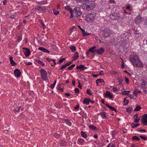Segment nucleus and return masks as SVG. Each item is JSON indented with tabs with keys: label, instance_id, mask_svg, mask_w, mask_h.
Listing matches in <instances>:
<instances>
[{
	"label": "nucleus",
	"instance_id": "1",
	"mask_svg": "<svg viewBox=\"0 0 147 147\" xmlns=\"http://www.w3.org/2000/svg\"><path fill=\"white\" fill-rule=\"evenodd\" d=\"M129 58L134 66L139 67H142L143 66L142 63L137 55L133 54L130 55Z\"/></svg>",
	"mask_w": 147,
	"mask_h": 147
},
{
	"label": "nucleus",
	"instance_id": "2",
	"mask_svg": "<svg viewBox=\"0 0 147 147\" xmlns=\"http://www.w3.org/2000/svg\"><path fill=\"white\" fill-rule=\"evenodd\" d=\"M95 7L93 1H88L84 3L82 5V8L85 10L89 11Z\"/></svg>",
	"mask_w": 147,
	"mask_h": 147
},
{
	"label": "nucleus",
	"instance_id": "3",
	"mask_svg": "<svg viewBox=\"0 0 147 147\" xmlns=\"http://www.w3.org/2000/svg\"><path fill=\"white\" fill-rule=\"evenodd\" d=\"M73 11V13L76 17H79L82 15V12L79 7H75Z\"/></svg>",
	"mask_w": 147,
	"mask_h": 147
},
{
	"label": "nucleus",
	"instance_id": "4",
	"mask_svg": "<svg viewBox=\"0 0 147 147\" xmlns=\"http://www.w3.org/2000/svg\"><path fill=\"white\" fill-rule=\"evenodd\" d=\"M95 16V15L94 14H88L87 15L86 17V21L88 22H92L94 20V18Z\"/></svg>",
	"mask_w": 147,
	"mask_h": 147
},
{
	"label": "nucleus",
	"instance_id": "5",
	"mask_svg": "<svg viewBox=\"0 0 147 147\" xmlns=\"http://www.w3.org/2000/svg\"><path fill=\"white\" fill-rule=\"evenodd\" d=\"M102 35L104 38H106L110 37L112 34L110 30L108 29H105L103 31Z\"/></svg>",
	"mask_w": 147,
	"mask_h": 147
},
{
	"label": "nucleus",
	"instance_id": "6",
	"mask_svg": "<svg viewBox=\"0 0 147 147\" xmlns=\"http://www.w3.org/2000/svg\"><path fill=\"white\" fill-rule=\"evenodd\" d=\"M42 78L45 80L47 76V73L46 71L43 69L41 68L40 71Z\"/></svg>",
	"mask_w": 147,
	"mask_h": 147
},
{
	"label": "nucleus",
	"instance_id": "7",
	"mask_svg": "<svg viewBox=\"0 0 147 147\" xmlns=\"http://www.w3.org/2000/svg\"><path fill=\"white\" fill-rule=\"evenodd\" d=\"M144 19L142 18L140 15H139L136 18L135 20V23L136 24H139L143 21Z\"/></svg>",
	"mask_w": 147,
	"mask_h": 147
},
{
	"label": "nucleus",
	"instance_id": "8",
	"mask_svg": "<svg viewBox=\"0 0 147 147\" xmlns=\"http://www.w3.org/2000/svg\"><path fill=\"white\" fill-rule=\"evenodd\" d=\"M142 83L141 84V87L142 88H145L147 86V81L146 78H143L141 80Z\"/></svg>",
	"mask_w": 147,
	"mask_h": 147
},
{
	"label": "nucleus",
	"instance_id": "9",
	"mask_svg": "<svg viewBox=\"0 0 147 147\" xmlns=\"http://www.w3.org/2000/svg\"><path fill=\"white\" fill-rule=\"evenodd\" d=\"M119 16L118 13H113L110 16V18L112 20H115L119 19Z\"/></svg>",
	"mask_w": 147,
	"mask_h": 147
},
{
	"label": "nucleus",
	"instance_id": "10",
	"mask_svg": "<svg viewBox=\"0 0 147 147\" xmlns=\"http://www.w3.org/2000/svg\"><path fill=\"white\" fill-rule=\"evenodd\" d=\"M23 51L26 56L28 57L30 54L31 52L29 49L26 48H23Z\"/></svg>",
	"mask_w": 147,
	"mask_h": 147
},
{
	"label": "nucleus",
	"instance_id": "11",
	"mask_svg": "<svg viewBox=\"0 0 147 147\" xmlns=\"http://www.w3.org/2000/svg\"><path fill=\"white\" fill-rule=\"evenodd\" d=\"M14 74L16 76L17 78H19L21 76V73L19 69H15L14 71Z\"/></svg>",
	"mask_w": 147,
	"mask_h": 147
},
{
	"label": "nucleus",
	"instance_id": "12",
	"mask_svg": "<svg viewBox=\"0 0 147 147\" xmlns=\"http://www.w3.org/2000/svg\"><path fill=\"white\" fill-rule=\"evenodd\" d=\"M105 51V49L102 48H101L99 49H95V53H96L98 55H101L104 53Z\"/></svg>",
	"mask_w": 147,
	"mask_h": 147
},
{
	"label": "nucleus",
	"instance_id": "13",
	"mask_svg": "<svg viewBox=\"0 0 147 147\" xmlns=\"http://www.w3.org/2000/svg\"><path fill=\"white\" fill-rule=\"evenodd\" d=\"M38 49L44 53H50V51L48 49L43 47H39L38 48Z\"/></svg>",
	"mask_w": 147,
	"mask_h": 147
},
{
	"label": "nucleus",
	"instance_id": "14",
	"mask_svg": "<svg viewBox=\"0 0 147 147\" xmlns=\"http://www.w3.org/2000/svg\"><path fill=\"white\" fill-rule=\"evenodd\" d=\"M143 117H144L142 122L144 123V125H147V114H145Z\"/></svg>",
	"mask_w": 147,
	"mask_h": 147
},
{
	"label": "nucleus",
	"instance_id": "15",
	"mask_svg": "<svg viewBox=\"0 0 147 147\" xmlns=\"http://www.w3.org/2000/svg\"><path fill=\"white\" fill-rule=\"evenodd\" d=\"M105 95L106 97H109L110 99H112L113 97V96L111 93L107 91L105 93Z\"/></svg>",
	"mask_w": 147,
	"mask_h": 147
},
{
	"label": "nucleus",
	"instance_id": "16",
	"mask_svg": "<svg viewBox=\"0 0 147 147\" xmlns=\"http://www.w3.org/2000/svg\"><path fill=\"white\" fill-rule=\"evenodd\" d=\"M138 114H136L134 115V122L136 123H138L139 122L140 118H138Z\"/></svg>",
	"mask_w": 147,
	"mask_h": 147
},
{
	"label": "nucleus",
	"instance_id": "17",
	"mask_svg": "<svg viewBox=\"0 0 147 147\" xmlns=\"http://www.w3.org/2000/svg\"><path fill=\"white\" fill-rule=\"evenodd\" d=\"M46 8L45 7L38 6L36 8V9L39 11H45Z\"/></svg>",
	"mask_w": 147,
	"mask_h": 147
},
{
	"label": "nucleus",
	"instance_id": "18",
	"mask_svg": "<svg viewBox=\"0 0 147 147\" xmlns=\"http://www.w3.org/2000/svg\"><path fill=\"white\" fill-rule=\"evenodd\" d=\"M90 101V100L88 98H85L83 101V103L84 104H86L87 105L89 104V102Z\"/></svg>",
	"mask_w": 147,
	"mask_h": 147
},
{
	"label": "nucleus",
	"instance_id": "19",
	"mask_svg": "<svg viewBox=\"0 0 147 147\" xmlns=\"http://www.w3.org/2000/svg\"><path fill=\"white\" fill-rule=\"evenodd\" d=\"M96 47L94 46L93 47L91 48H90L88 50L89 52H91L92 53H95V48H96Z\"/></svg>",
	"mask_w": 147,
	"mask_h": 147
},
{
	"label": "nucleus",
	"instance_id": "20",
	"mask_svg": "<svg viewBox=\"0 0 147 147\" xmlns=\"http://www.w3.org/2000/svg\"><path fill=\"white\" fill-rule=\"evenodd\" d=\"M82 32L84 36H87L90 34V33H87L84 30H82Z\"/></svg>",
	"mask_w": 147,
	"mask_h": 147
},
{
	"label": "nucleus",
	"instance_id": "21",
	"mask_svg": "<svg viewBox=\"0 0 147 147\" xmlns=\"http://www.w3.org/2000/svg\"><path fill=\"white\" fill-rule=\"evenodd\" d=\"M79 57L78 54V52H76L74 55V56L73 57V58L74 59L73 61H74L76 59H77L78 57Z\"/></svg>",
	"mask_w": 147,
	"mask_h": 147
},
{
	"label": "nucleus",
	"instance_id": "22",
	"mask_svg": "<svg viewBox=\"0 0 147 147\" xmlns=\"http://www.w3.org/2000/svg\"><path fill=\"white\" fill-rule=\"evenodd\" d=\"M13 58L12 57H10V60L11 63V64L12 66H14L16 65V63H15L13 60Z\"/></svg>",
	"mask_w": 147,
	"mask_h": 147
},
{
	"label": "nucleus",
	"instance_id": "23",
	"mask_svg": "<svg viewBox=\"0 0 147 147\" xmlns=\"http://www.w3.org/2000/svg\"><path fill=\"white\" fill-rule=\"evenodd\" d=\"M140 125V124L139 123L135 124L134 123H132L131 124V127L132 128H134L135 127H136Z\"/></svg>",
	"mask_w": 147,
	"mask_h": 147
},
{
	"label": "nucleus",
	"instance_id": "24",
	"mask_svg": "<svg viewBox=\"0 0 147 147\" xmlns=\"http://www.w3.org/2000/svg\"><path fill=\"white\" fill-rule=\"evenodd\" d=\"M106 106L109 109L112 111H114L115 112H117V111L112 106L109 105L108 104H106Z\"/></svg>",
	"mask_w": 147,
	"mask_h": 147
},
{
	"label": "nucleus",
	"instance_id": "25",
	"mask_svg": "<svg viewBox=\"0 0 147 147\" xmlns=\"http://www.w3.org/2000/svg\"><path fill=\"white\" fill-rule=\"evenodd\" d=\"M76 68L77 69H80L81 71L83 70V65H78L76 66Z\"/></svg>",
	"mask_w": 147,
	"mask_h": 147
},
{
	"label": "nucleus",
	"instance_id": "26",
	"mask_svg": "<svg viewBox=\"0 0 147 147\" xmlns=\"http://www.w3.org/2000/svg\"><path fill=\"white\" fill-rule=\"evenodd\" d=\"M132 140H136L139 141L140 140V138L138 137L134 136H133L132 138Z\"/></svg>",
	"mask_w": 147,
	"mask_h": 147
},
{
	"label": "nucleus",
	"instance_id": "27",
	"mask_svg": "<svg viewBox=\"0 0 147 147\" xmlns=\"http://www.w3.org/2000/svg\"><path fill=\"white\" fill-rule=\"evenodd\" d=\"M84 142V140L82 138L79 139L78 140V142L80 144H83Z\"/></svg>",
	"mask_w": 147,
	"mask_h": 147
},
{
	"label": "nucleus",
	"instance_id": "28",
	"mask_svg": "<svg viewBox=\"0 0 147 147\" xmlns=\"http://www.w3.org/2000/svg\"><path fill=\"white\" fill-rule=\"evenodd\" d=\"M100 115L101 116V117L103 119L105 118L106 117V115L104 112H101Z\"/></svg>",
	"mask_w": 147,
	"mask_h": 147
},
{
	"label": "nucleus",
	"instance_id": "29",
	"mask_svg": "<svg viewBox=\"0 0 147 147\" xmlns=\"http://www.w3.org/2000/svg\"><path fill=\"white\" fill-rule=\"evenodd\" d=\"M97 81H98L99 83H102V85H104L105 84V82L103 79H99L97 80Z\"/></svg>",
	"mask_w": 147,
	"mask_h": 147
},
{
	"label": "nucleus",
	"instance_id": "30",
	"mask_svg": "<svg viewBox=\"0 0 147 147\" xmlns=\"http://www.w3.org/2000/svg\"><path fill=\"white\" fill-rule=\"evenodd\" d=\"M89 128L92 130H97L96 127L92 125H89Z\"/></svg>",
	"mask_w": 147,
	"mask_h": 147
},
{
	"label": "nucleus",
	"instance_id": "31",
	"mask_svg": "<svg viewBox=\"0 0 147 147\" xmlns=\"http://www.w3.org/2000/svg\"><path fill=\"white\" fill-rule=\"evenodd\" d=\"M65 9L68 11L71 14L73 13V10L71 8H70L69 7H65Z\"/></svg>",
	"mask_w": 147,
	"mask_h": 147
},
{
	"label": "nucleus",
	"instance_id": "32",
	"mask_svg": "<svg viewBox=\"0 0 147 147\" xmlns=\"http://www.w3.org/2000/svg\"><path fill=\"white\" fill-rule=\"evenodd\" d=\"M81 136L84 138H86L87 137V135L85 133V132L83 131H82L81 133Z\"/></svg>",
	"mask_w": 147,
	"mask_h": 147
},
{
	"label": "nucleus",
	"instance_id": "33",
	"mask_svg": "<svg viewBox=\"0 0 147 147\" xmlns=\"http://www.w3.org/2000/svg\"><path fill=\"white\" fill-rule=\"evenodd\" d=\"M69 49L71 50L73 52H74L76 51V48L74 46H72L69 47Z\"/></svg>",
	"mask_w": 147,
	"mask_h": 147
},
{
	"label": "nucleus",
	"instance_id": "34",
	"mask_svg": "<svg viewBox=\"0 0 147 147\" xmlns=\"http://www.w3.org/2000/svg\"><path fill=\"white\" fill-rule=\"evenodd\" d=\"M141 109V107L140 106H138V105H137L136 106V108L134 109V111H138L140 110Z\"/></svg>",
	"mask_w": 147,
	"mask_h": 147
},
{
	"label": "nucleus",
	"instance_id": "35",
	"mask_svg": "<svg viewBox=\"0 0 147 147\" xmlns=\"http://www.w3.org/2000/svg\"><path fill=\"white\" fill-rule=\"evenodd\" d=\"M133 110L132 107H128L126 109V111L128 113H130Z\"/></svg>",
	"mask_w": 147,
	"mask_h": 147
},
{
	"label": "nucleus",
	"instance_id": "36",
	"mask_svg": "<svg viewBox=\"0 0 147 147\" xmlns=\"http://www.w3.org/2000/svg\"><path fill=\"white\" fill-rule=\"evenodd\" d=\"M123 78H120V79H119L118 81V82L119 83V85H121L122 84V83L123 81Z\"/></svg>",
	"mask_w": 147,
	"mask_h": 147
},
{
	"label": "nucleus",
	"instance_id": "37",
	"mask_svg": "<svg viewBox=\"0 0 147 147\" xmlns=\"http://www.w3.org/2000/svg\"><path fill=\"white\" fill-rule=\"evenodd\" d=\"M124 104H123V105H127L129 103V100L127 99H126L125 98H124Z\"/></svg>",
	"mask_w": 147,
	"mask_h": 147
},
{
	"label": "nucleus",
	"instance_id": "38",
	"mask_svg": "<svg viewBox=\"0 0 147 147\" xmlns=\"http://www.w3.org/2000/svg\"><path fill=\"white\" fill-rule=\"evenodd\" d=\"M59 144L60 146H63L65 145V142L64 141H62Z\"/></svg>",
	"mask_w": 147,
	"mask_h": 147
},
{
	"label": "nucleus",
	"instance_id": "39",
	"mask_svg": "<svg viewBox=\"0 0 147 147\" xmlns=\"http://www.w3.org/2000/svg\"><path fill=\"white\" fill-rule=\"evenodd\" d=\"M75 66V65L74 64L72 65H71L67 69L68 70H71Z\"/></svg>",
	"mask_w": 147,
	"mask_h": 147
},
{
	"label": "nucleus",
	"instance_id": "40",
	"mask_svg": "<svg viewBox=\"0 0 147 147\" xmlns=\"http://www.w3.org/2000/svg\"><path fill=\"white\" fill-rule=\"evenodd\" d=\"M37 62L39 64L42 65L43 66H45V64L40 61L39 60H38Z\"/></svg>",
	"mask_w": 147,
	"mask_h": 147
},
{
	"label": "nucleus",
	"instance_id": "41",
	"mask_svg": "<svg viewBox=\"0 0 147 147\" xmlns=\"http://www.w3.org/2000/svg\"><path fill=\"white\" fill-rule=\"evenodd\" d=\"M86 93L89 95H92V93L91 92V90L90 89H88L86 91Z\"/></svg>",
	"mask_w": 147,
	"mask_h": 147
},
{
	"label": "nucleus",
	"instance_id": "42",
	"mask_svg": "<svg viewBox=\"0 0 147 147\" xmlns=\"http://www.w3.org/2000/svg\"><path fill=\"white\" fill-rule=\"evenodd\" d=\"M56 82H57V80H55V82H54L53 83V84H51V88H53L55 86L56 84Z\"/></svg>",
	"mask_w": 147,
	"mask_h": 147
},
{
	"label": "nucleus",
	"instance_id": "43",
	"mask_svg": "<svg viewBox=\"0 0 147 147\" xmlns=\"http://www.w3.org/2000/svg\"><path fill=\"white\" fill-rule=\"evenodd\" d=\"M53 12L54 13L55 15H58L59 14V11L57 10H55V9L53 10Z\"/></svg>",
	"mask_w": 147,
	"mask_h": 147
},
{
	"label": "nucleus",
	"instance_id": "44",
	"mask_svg": "<svg viewBox=\"0 0 147 147\" xmlns=\"http://www.w3.org/2000/svg\"><path fill=\"white\" fill-rule=\"evenodd\" d=\"M130 92V91H124L122 92V94H123L127 95L128 93Z\"/></svg>",
	"mask_w": 147,
	"mask_h": 147
},
{
	"label": "nucleus",
	"instance_id": "45",
	"mask_svg": "<svg viewBox=\"0 0 147 147\" xmlns=\"http://www.w3.org/2000/svg\"><path fill=\"white\" fill-rule=\"evenodd\" d=\"M65 59V58H63L61 59H60L59 61L58 62V63L59 64H61V63L63 62V61H64Z\"/></svg>",
	"mask_w": 147,
	"mask_h": 147
},
{
	"label": "nucleus",
	"instance_id": "46",
	"mask_svg": "<svg viewBox=\"0 0 147 147\" xmlns=\"http://www.w3.org/2000/svg\"><path fill=\"white\" fill-rule=\"evenodd\" d=\"M66 67H67V66H66V65L65 64L61 66L60 67V69L61 70H62L64 68H65Z\"/></svg>",
	"mask_w": 147,
	"mask_h": 147
},
{
	"label": "nucleus",
	"instance_id": "47",
	"mask_svg": "<svg viewBox=\"0 0 147 147\" xmlns=\"http://www.w3.org/2000/svg\"><path fill=\"white\" fill-rule=\"evenodd\" d=\"M140 137L142 139H144L145 140H147V138L143 136H140Z\"/></svg>",
	"mask_w": 147,
	"mask_h": 147
},
{
	"label": "nucleus",
	"instance_id": "48",
	"mask_svg": "<svg viewBox=\"0 0 147 147\" xmlns=\"http://www.w3.org/2000/svg\"><path fill=\"white\" fill-rule=\"evenodd\" d=\"M75 92L76 93H79L80 92L79 89L78 88H75Z\"/></svg>",
	"mask_w": 147,
	"mask_h": 147
},
{
	"label": "nucleus",
	"instance_id": "49",
	"mask_svg": "<svg viewBox=\"0 0 147 147\" xmlns=\"http://www.w3.org/2000/svg\"><path fill=\"white\" fill-rule=\"evenodd\" d=\"M40 23H41V25L42 26V27L44 29L45 28V25L44 24V22L41 21H40Z\"/></svg>",
	"mask_w": 147,
	"mask_h": 147
},
{
	"label": "nucleus",
	"instance_id": "50",
	"mask_svg": "<svg viewBox=\"0 0 147 147\" xmlns=\"http://www.w3.org/2000/svg\"><path fill=\"white\" fill-rule=\"evenodd\" d=\"M133 94L136 96H137L138 95L137 92L136 90H134Z\"/></svg>",
	"mask_w": 147,
	"mask_h": 147
},
{
	"label": "nucleus",
	"instance_id": "51",
	"mask_svg": "<svg viewBox=\"0 0 147 147\" xmlns=\"http://www.w3.org/2000/svg\"><path fill=\"white\" fill-rule=\"evenodd\" d=\"M125 81L127 84H128L129 82V79L126 77H125Z\"/></svg>",
	"mask_w": 147,
	"mask_h": 147
},
{
	"label": "nucleus",
	"instance_id": "52",
	"mask_svg": "<svg viewBox=\"0 0 147 147\" xmlns=\"http://www.w3.org/2000/svg\"><path fill=\"white\" fill-rule=\"evenodd\" d=\"M115 145L110 143L107 146V147H114Z\"/></svg>",
	"mask_w": 147,
	"mask_h": 147
},
{
	"label": "nucleus",
	"instance_id": "53",
	"mask_svg": "<svg viewBox=\"0 0 147 147\" xmlns=\"http://www.w3.org/2000/svg\"><path fill=\"white\" fill-rule=\"evenodd\" d=\"M72 61H71L70 62H69L67 63H66V64H65L66 66H68L71 63H72Z\"/></svg>",
	"mask_w": 147,
	"mask_h": 147
},
{
	"label": "nucleus",
	"instance_id": "54",
	"mask_svg": "<svg viewBox=\"0 0 147 147\" xmlns=\"http://www.w3.org/2000/svg\"><path fill=\"white\" fill-rule=\"evenodd\" d=\"M67 124L69 126H71V123L69 121H67Z\"/></svg>",
	"mask_w": 147,
	"mask_h": 147
},
{
	"label": "nucleus",
	"instance_id": "55",
	"mask_svg": "<svg viewBox=\"0 0 147 147\" xmlns=\"http://www.w3.org/2000/svg\"><path fill=\"white\" fill-rule=\"evenodd\" d=\"M77 3H79L80 2L82 3V2H84L83 0H76Z\"/></svg>",
	"mask_w": 147,
	"mask_h": 147
},
{
	"label": "nucleus",
	"instance_id": "56",
	"mask_svg": "<svg viewBox=\"0 0 147 147\" xmlns=\"http://www.w3.org/2000/svg\"><path fill=\"white\" fill-rule=\"evenodd\" d=\"M112 89L113 90L114 92L118 90L117 88L115 87H113Z\"/></svg>",
	"mask_w": 147,
	"mask_h": 147
},
{
	"label": "nucleus",
	"instance_id": "57",
	"mask_svg": "<svg viewBox=\"0 0 147 147\" xmlns=\"http://www.w3.org/2000/svg\"><path fill=\"white\" fill-rule=\"evenodd\" d=\"M72 83V84L73 85H74V86H75V83H76L75 80L73 79V80Z\"/></svg>",
	"mask_w": 147,
	"mask_h": 147
},
{
	"label": "nucleus",
	"instance_id": "58",
	"mask_svg": "<svg viewBox=\"0 0 147 147\" xmlns=\"http://www.w3.org/2000/svg\"><path fill=\"white\" fill-rule=\"evenodd\" d=\"M46 59L49 62H51V61H52V59H50V58H49L48 57Z\"/></svg>",
	"mask_w": 147,
	"mask_h": 147
},
{
	"label": "nucleus",
	"instance_id": "59",
	"mask_svg": "<svg viewBox=\"0 0 147 147\" xmlns=\"http://www.w3.org/2000/svg\"><path fill=\"white\" fill-rule=\"evenodd\" d=\"M79 104H78V105L76 106L75 107V110H77V109L78 108H79Z\"/></svg>",
	"mask_w": 147,
	"mask_h": 147
},
{
	"label": "nucleus",
	"instance_id": "60",
	"mask_svg": "<svg viewBox=\"0 0 147 147\" xmlns=\"http://www.w3.org/2000/svg\"><path fill=\"white\" fill-rule=\"evenodd\" d=\"M129 96L130 97L131 99H133L134 97V96L132 94H129Z\"/></svg>",
	"mask_w": 147,
	"mask_h": 147
},
{
	"label": "nucleus",
	"instance_id": "61",
	"mask_svg": "<svg viewBox=\"0 0 147 147\" xmlns=\"http://www.w3.org/2000/svg\"><path fill=\"white\" fill-rule=\"evenodd\" d=\"M144 24L145 25H147V18L145 20Z\"/></svg>",
	"mask_w": 147,
	"mask_h": 147
},
{
	"label": "nucleus",
	"instance_id": "62",
	"mask_svg": "<svg viewBox=\"0 0 147 147\" xmlns=\"http://www.w3.org/2000/svg\"><path fill=\"white\" fill-rule=\"evenodd\" d=\"M32 64V63H31V62H28L27 63H26V64L28 65H31Z\"/></svg>",
	"mask_w": 147,
	"mask_h": 147
},
{
	"label": "nucleus",
	"instance_id": "63",
	"mask_svg": "<svg viewBox=\"0 0 147 147\" xmlns=\"http://www.w3.org/2000/svg\"><path fill=\"white\" fill-rule=\"evenodd\" d=\"M59 89L60 91H63L64 90V88H59Z\"/></svg>",
	"mask_w": 147,
	"mask_h": 147
},
{
	"label": "nucleus",
	"instance_id": "64",
	"mask_svg": "<svg viewBox=\"0 0 147 147\" xmlns=\"http://www.w3.org/2000/svg\"><path fill=\"white\" fill-rule=\"evenodd\" d=\"M46 4V3L44 1H41L40 2V4Z\"/></svg>",
	"mask_w": 147,
	"mask_h": 147
}]
</instances>
